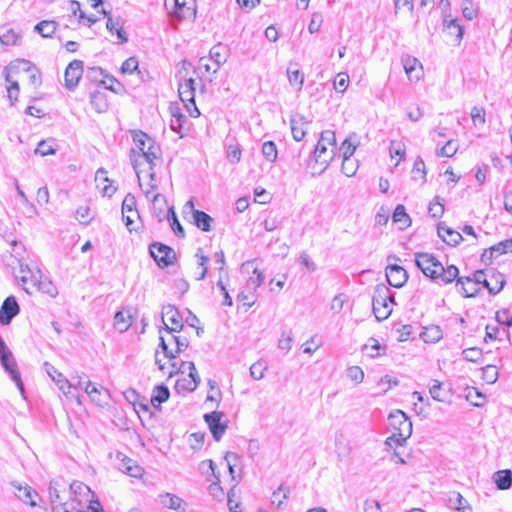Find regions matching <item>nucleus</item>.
<instances>
[{
    "label": "nucleus",
    "instance_id": "obj_1",
    "mask_svg": "<svg viewBox=\"0 0 512 512\" xmlns=\"http://www.w3.org/2000/svg\"><path fill=\"white\" fill-rule=\"evenodd\" d=\"M415 264L426 277L438 284H450L459 275V269L455 265H448L445 268L431 253H415Z\"/></svg>",
    "mask_w": 512,
    "mask_h": 512
},
{
    "label": "nucleus",
    "instance_id": "obj_2",
    "mask_svg": "<svg viewBox=\"0 0 512 512\" xmlns=\"http://www.w3.org/2000/svg\"><path fill=\"white\" fill-rule=\"evenodd\" d=\"M133 141L135 144V148H133L132 151H139L138 158L132 160V164L138 178L140 179V171L138 170V167L145 162L149 164V177L151 181H154V160H156L160 155V147L156 145L155 141L152 138H150L146 133L142 131L136 132L133 135Z\"/></svg>",
    "mask_w": 512,
    "mask_h": 512
},
{
    "label": "nucleus",
    "instance_id": "obj_3",
    "mask_svg": "<svg viewBox=\"0 0 512 512\" xmlns=\"http://www.w3.org/2000/svg\"><path fill=\"white\" fill-rule=\"evenodd\" d=\"M395 304L394 294L384 284H378L372 296L373 314L377 321L386 320L392 313V305Z\"/></svg>",
    "mask_w": 512,
    "mask_h": 512
},
{
    "label": "nucleus",
    "instance_id": "obj_4",
    "mask_svg": "<svg viewBox=\"0 0 512 512\" xmlns=\"http://www.w3.org/2000/svg\"><path fill=\"white\" fill-rule=\"evenodd\" d=\"M335 149V133L331 130L323 131L314 149L316 162H319L327 166L334 158Z\"/></svg>",
    "mask_w": 512,
    "mask_h": 512
},
{
    "label": "nucleus",
    "instance_id": "obj_5",
    "mask_svg": "<svg viewBox=\"0 0 512 512\" xmlns=\"http://www.w3.org/2000/svg\"><path fill=\"white\" fill-rule=\"evenodd\" d=\"M178 94L181 101L191 117H198L200 111L195 104V80L193 78L184 79L178 85Z\"/></svg>",
    "mask_w": 512,
    "mask_h": 512
},
{
    "label": "nucleus",
    "instance_id": "obj_6",
    "mask_svg": "<svg viewBox=\"0 0 512 512\" xmlns=\"http://www.w3.org/2000/svg\"><path fill=\"white\" fill-rule=\"evenodd\" d=\"M76 488L80 490V493L82 492V490H85V493L87 495L86 501L89 502V504L84 509L81 500H79L77 496L74 495V497H72L70 500L72 510H75V512H104L98 500L89 499V497L92 498L94 497V495L91 493V490L88 486L83 485L82 483H73L70 485V490H74L75 494Z\"/></svg>",
    "mask_w": 512,
    "mask_h": 512
},
{
    "label": "nucleus",
    "instance_id": "obj_7",
    "mask_svg": "<svg viewBox=\"0 0 512 512\" xmlns=\"http://www.w3.org/2000/svg\"><path fill=\"white\" fill-rule=\"evenodd\" d=\"M149 253L162 269L173 265L176 260L174 249L161 242L151 243L149 245Z\"/></svg>",
    "mask_w": 512,
    "mask_h": 512
},
{
    "label": "nucleus",
    "instance_id": "obj_8",
    "mask_svg": "<svg viewBox=\"0 0 512 512\" xmlns=\"http://www.w3.org/2000/svg\"><path fill=\"white\" fill-rule=\"evenodd\" d=\"M162 320L164 327L160 328V333L162 330H165L168 334H171L180 332L183 329L182 316L174 305L168 304L163 306Z\"/></svg>",
    "mask_w": 512,
    "mask_h": 512
},
{
    "label": "nucleus",
    "instance_id": "obj_9",
    "mask_svg": "<svg viewBox=\"0 0 512 512\" xmlns=\"http://www.w3.org/2000/svg\"><path fill=\"white\" fill-rule=\"evenodd\" d=\"M223 412L212 411L204 414L203 418L209 427V430L216 441H219L227 429V424L222 422Z\"/></svg>",
    "mask_w": 512,
    "mask_h": 512
},
{
    "label": "nucleus",
    "instance_id": "obj_10",
    "mask_svg": "<svg viewBox=\"0 0 512 512\" xmlns=\"http://www.w3.org/2000/svg\"><path fill=\"white\" fill-rule=\"evenodd\" d=\"M0 363L4 368L5 372L9 374L11 380L15 382L20 393L24 395V384L21 379V375L20 372L18 371L17 363L13 357L12 352H7V354L5 353V356L0 357Z\"/></svg>",
    "mask_w": 512,
    "mask_h": 512
},
{
    "label": "nucleus",
    "instance_id": "obj_11",
    "mask_svg": "<svg viewBox=\"0 0 512 512\" xmlns=\"http://www.w3.org/2000/svg\"><path fill=\"white\" fill-rule=\"evenodd\" d=\"M390 425L395 432L410 437L412 434V422L409 417L401 410H396L389 415Z\"/></svg>",
    "mask_w": 512,
    "mask_h": 512
},
{
    "label": "nucleus",
    "instance_id": "obj_12",
    "mask_svg": "<svg viewBox=\"0 0 512 512\" xmlns=\"http://www.w3.org/2000/svg\"><path fill=\"white\" fill-rule=\"evenodd\" d=\"M83 75V61L81 60H73L71 61L65 69L64 79H65V87L73 91L79 84V81Z\"/></svg>",
    "mask_w": 512,
    "mask_h": 512
},
{
    "label": "nucleus",
    "instance_id": "obj_13",
    "mask_svg": "<svg viewBox=\"0 0 512 512\" xmlns=\"http://www.w3.org/2000/svg\"><path fill=\"white\" fill-rule=\"evenodd\" d=\"M456 285L461 286L460 290L462 291V294L464 297H474L477 289H474L473 291L468 290L465 287L464 280L467 282H474L475 285L482 284L485 288L489 286L488 282V276L487 273L484 270H477L473 274V278L471 277H457L456 279Z\"/></svg>",
    "mask_w": 512,
    "mask_h": 512
},
{
    "label": "nucleus",
    "instance_id": "obj_14",
    "mask_svg": "<svg viewBox=\"0 0 512 512\" xmlns=\"http://www.w3.org/2000/svg\"><path fill=\"white\" fill-rule=\"evenodd\" d=\"M171 340L176 345L175 350L169 348V345L166 339L163 336H160L159 347L162 349L164 356L169 359H175L182 351H184L189 346V341L186 337L175 336L171 333Z\"/></svg>",
    "mask_w": 512,
    "mask_h": 512
},
{
    "label": "nucleus",
    "instance_id": "obj_15",
    "mask_svg": "<svg viewBox=\"0 0 512 512\" xmlns=\"http://www.w3.org/2000/svg\"><path fill=\"white\" fill-rule=\"evenodd\" d=\"M122 217L125 221L126 227L129 231H132L134 220L135 218H139L140 215L136 208V198L131 193H128L122 202Z\"/></svg>",
    "mask_w": 512,
    "mask_h": 512
},
{
    "label": "nucleus",
    "instance_id": "obj_16",
    "mask_svg": "<svg viewBox=\"0 0 512 512\" xmlns=\"http://www.w3.org/2000/svg\"><path fill=\"white\" fill-rule=\"evenodd\" d=\"M11 486L14 489V495L20 501L31 507L37 506L36 498L38 497V493L32 487L18 481H12Z\"/></svg>",
    "mask_w": 512,
    "mask_h": 512
},
{
    "label": "nucleus",
    "instance_id": "obj_17",
    "mask_svg": "<svg viewBox=\"0 0 512 512\" xmlns=\"http://www.w3.org/2000/svg\"><path fill=\"white\" fill-rule=\"evenodd\" d=\"M20 312L19 304L14 296H8L0 307V324L9 325Z\"/></svg>",
    "mask_w": 512,
    "mask_h": 512
},
{
    "label": "nucleus",
    "instance_id": "obj_18",
    "mask_svg": "<svg viewBox=\"0 0 512 512\" xmlns=\"http://www.w3.org/2000/svg\"><path fill=\"white\" fill-rule=\"evenodd\" d=\"M386 278L390 286L401 288L408 280V273L402 266L391 264L386 267Z\"/></svg>",
    "mask_w": 512,
    "mask_h": 512
},
{
    "label": "nucleus",
    "instance_id": "obj_19",
    "mask_svg": "<svg viewBox=\"0 0 512 512\" xmlns=\"http://www.w3.org/2000/svg\"><path fill=\"white\" fill-rule=\"evenodd\" d=\"M174 15L179 20H190L195 17V0H174Z\"/></svg>",
    "mask_w": 512,
    "mask_h": 512
},
{
    "label": "nucleus",
    "instance_id": "obj_20",
    "mask_svg": "<svg viewBox=\"0 0 512 512\" xmlns=\"http://www.w3.org/2000/svg\"><path fill=\"white\" fill-rule=\"evenodd\" d=\"M403 68L409 80H419L422 75V65L420 61L410 55H404L401 58Z\"/></svg>",
    "mask_w": 512,
    "mask_h": 512
},
{
    "label": "nucleus",
    "instance_id": "obj_21",
    "mask_svg": "<svg viewBox=\"0 0 512 512\" xmlns=\"http://www.w3.org/2000/svg\"><path fill=\"white\" fill-rule=\"evenodd\" d=\"M49 497L52 504V509L54 506L60 505V503H66L65 496L66 494L70 495V491H67L66 485L61 483L59 480L51 481L49 484Z\"/></svg>",
    "mask_w": 512,
    "mask_h": 512
},
{
    "label": "nucleus",
    "instance_id": "obj_22",
    "mask_svg": "<svg viewBox=\"0 0 512 512\" xmlns=\"http://www.w3.org/2000/svg\"><path fill=\"white\" fill-rule=\"evenodd\" d=\"M489 286L486 288L491 295L498 294L504 287L506 280L505 276L494 270H487Z\"/></svg>",
    "mask_w": 512,
    "mask_h": 512
},
{
    "label": "nucleus",
    "instance_id": "obj_23",
    "mask_svg": "<svg viewBox=\"0 0 512 512\" xmlns=\"http://www.w3.org/2000/svg\"><path fill=\"white\" fill-rule=\"evenodd\" d=\"M438 235L442 238L444 242H446L448 245H457L462 240V235L458 232L453 230L452 228L444 225L443 223H439L437 227Z\"/></svg>",
    "mask_w": 512,
    "mask_h": 512
},
{
    "label": "nucleus",
    "instance_id": "obj_24",
    "mask_svg": "<svg viewBox=\"0 0 512 512\" xmlns=\"http://www.w3.org/2000/svg\"><path fill=\"white\" fill-rule=\"evenodd\" d=\"M228 54V48L221 43L214 45L209 52V59L212 60L216 67L213 69V73H216L220 66L226 62Z\"/></svg>",
    "mask_w": 512,
    "mask_h": 512
},
{
    "label": "nucleus",
    "instance_id": "obj_25",
    "mask_svg": "<svg viewBox=\"0 0 512 512\" xmlns=\"http://www.w3.org/2000/svg\"><path fill=\"white\" fill-rule=\"evenodd\" d=\"M193 223L199 229L204 232H209L212 230L211 224L213 223V218L204 211L201 210H193Z\"/></svg>",
    "mask_w": 512,
    "mask_h": 512
},
{
    "label": "nucleus",
    "instance_id": "obj_26",
    "mask_svg": "<svg viewBox=\"0 0 512 512\" xmlns=\"http://www.w3.org/2000/svg\"><path fill=\"white\" fill-rule=\"evenodd\" d=\"M304 123H307V121L303 115H296L291 117L290 127L293 139L295 141H301L305 137L306 130L303 127Z\"/></svg>",
    "mask_w": 512,
    "mask_h": 512
},
{
    "label": "nucleus",
    "instance_id": "obj_27",
    "mask_svg": "<svg viewBox=\"0 0 512 512\" xmlns=\"http://www.w3.org/2000/svg\"><path fill=\"white\" fill-rule=\"evenodd\" d=\"M90 104L97 113H105L109 107L106 93L98 90L91 92Z\"/></svg>",
    "mask_w": 512,
    "mask_h": 512
},
{
    "label": "nucleus",
    "instance_id": "obj_28",
    "mask_svg": "<svg viewBox=\"0 0 512 512\" xmlns=\"http://www.w3.org/2000/svg\"><path fill=\"white\" fill-rule=\"evenodd\" d=\"M493 481L499 490H507L512 486V472L509 469L500 470L493 474Z\"/></svg>",
    "mask_w": 512,
    "mask_h": 512
},
{
    "label": "nucleus",
    "instance_id": "obj_29",
    "mask_svg": "<svg viewBox=\"0 0 512 512\" xmlns=\"http://www.w3.org/2000/svg\"><path fill=\"white\" fill-rule=\"evenodd\" d=\"M420 337L426 343H436L442 339L443 331L438 325H429L423 328Z\"/></svg>",
    "mask_w": 512,
    "mask_h": 512
},
{
    "label": "nucleus",
    "instance_id": "obj_30",
    "mask_svg": "<svg viewBox=\"0 0 512 512\" xmlns=\"http://www.w3.org/2000/svg\"><path fill=\"white\" fill-rule=\"evenodd\" d=\"M393 222L399 224V229L404 230L411 225V218L406 213V209L402 204H398L392 215Z\"/></svg>",
    "mask_w": 512,
    "mask_h": 512
},
{
    "label": "nucleus",
    "instance_id": "obj_31",
    "mask_svg": "<svg viewBox=\"0 0 512 512\" xmlns=\"http://www.w3.org/2000/svg\"><path fill=\"white\" fill-rule=\"evenodd\" d=\"M153 392L154 393L151 397V404L155 408H158L162 403L166 402L170 397L169 388L164 384L155 386Z\"/></svg>",
    "mask_w": 512,
    "mask_h": 512
},
{
    "label": "nucleus",
    "instance_id": "obj_32",
    "mask_svg": "<svg viewBox=\"0 0 512 512\" xmlns=\"http://www.w3.org/2000/svg\"><path fill=\"white\" fill-rule=\"evenodd\" d=\"M444 29L448 32V34L455 36V40L459 43L464 34L463 26L458 23L457 19L448 20L447 17L444 18L443 21Z\"/></svg>",
    "mask_w": 512,
    "mask_h": 512
},
{
    "label": "nucleus",
    "instance_id": "obj_33",
    "mask_svg": "<svg viewBox=\"0 0 512 512\" xmlns=\"http://www.w3.org/2000/svg\"><path fill=\"white\" fill-rule=\"evenodd\" d=\"M58 23L53 20H43L37 23L34 31L39 33L44 38H50L55 33Z\"/></svg>",
    "mask_w": 512,
    "mask_h": 512
},
{
    "label": "nucleus",
    "instance_id": "obj_34",
    "mask_svg": "<svg viewBox=\"0 0 512 512\" xmlns=\"http://www.w3.org/2000/svg\"><path fill=\"white\" fill-rule=\"evenodd\" d=\"M160 502L164 507L169 509L181 512L185 511L184 509L181 510L183 500L177 495L171 493L160 495Z\"/></svg>",
    "mask_w": 512,
    "mask_h": 512
},
{
    "label": "nucleus",
    "instance_id": "obj_35",
    "mask_svg": "<svg viewBox=\"0 0 512 512\" xmlns=\"http://www.w3.org/2000/svg\"><path fill=\"white\" fill-rule=\"evenodd\" d=\"M359 145L358 136L353 133L349 135L341 144L340 150L342 152L343 157H352L357 146Z\"/></svg>",
    "mask_w": 512,
    "mask_h": 512
},
{
    "label": "nucleus",
    "instance_id": "obj_36",
    "mask_svg": "<svg viewBox=\"0 0 512 512\" xmlns=\"http://www.w3.org/2000/svg\"><path fill=\"white\" fill-rule=\"evenodd\" d=\"M429 393L431 397L438 402H447L449 396V393L443 389V384L435 379L431 380Z\"/></svg>",
    "mask_w": 512,
    "mask_h": 512
},
{
    "label": "nucleus",
    "instance_id": "obj_37",
    "mask_svg": "<svg viewBox=\"0 0 512 512\" xmlns=\"http://www.w3.org/2000/svg\"><path fill=\"white\" fill-rule=\"evenodd\" d=\"M107 30L113 34L114 32L117 34L120 43H126L128 41V37L126 32L124 31L122 25L120 24L119 19H113L112 17H108L106 22Z\"/></svg>",
    "mask_w": 512,
    "mask_h": 512
},
{
    "label": "nucleus",
    "instance_id": "obj_38",
    "mask_svg": "<svg viewBox=\"0 0 512 512\" xmlns=\"http://www.w3.org/2000/svg\"><path fill=\"white\" fill-rule=\"evenodd\" d=\"M450 505L460 512H472V507L467 500L458 492H453L449 497Z\"/></svg>",
    "mask_w": 512,
    "mask_h": 512
},
{
    "label": "nucleus",
    "instance_id": "obj_39",
    "mask_svg": "<svg viewBox=\"0 0 512 512\" xmlns=\"http://www.w3.org/2000/svg\"><path fill=\"white\" fill-rule=\"evenodd\" d=\"M167 220L170 221L171 228L175 235L179 238L185 237V231L183 226L178 220L177 214L174 210V207H170L167 212Z\"/></svg>",
    "mask_w": 512,
    "mask_h": 512
},
{
    "label": "nucleus",
    "instance_id": "obj_40",
    "mask_svg": "<svg viewBox=\"0 0 512 512\" xmlns=\"http://www.w3.org/2000/svg\"><path fill=\"white\" fill-rule=\"evenodd\" d=\"M17 66L21 67L24 71L30 73L29 78L30 81L34 85H38L41 83V77L39 71L32 65V63L28 60H18Z\"/></svg>",
    "mask_w": 512,
    "mask_h": 512
},
{
    "label": "nucleus",
    "instance_id": "obj_41",
    "mask_svg": "<svg viewBox=\"0 0 512 512\" xmlns=\"http://www.w3.org/2000/svg\"><path fill=\"white\" fill-rule=\"evenodd\" d=\"M55 153L56 143L55 140L52 138L47 140H41L35 149V154H39L41 156L54 155Z\"/></svg>",
    "mask_w": 512,
    "mask_h": 512
},
{
    "label": "nucleus",
    "instance_id": "obj_42",
    "mask_svg": "<svg viewBox=\"0 0 512 512\" xmlns=\"http://www.w3.org/2000/svg\"><path fill=\"white\" fill-rule=\"evenodd\" d=\"M466 391V399L467 401H469L472 405L476 406V407H480L484 404V401H485V396L483 395V393L478 390L477 388L475 387H467L465 389Z\"/></svg>",
    "mask_w": 512,
    "mask_h": 512
},
{
    "label": "nucleus",
    "instance_id": "obj_43",
    "mask_svg": "<svg viewBox=\"0 0 512 512\" xmlns=\"http://www.w3.org/2000/svg\"><path fill=\"white\" fill-rule=\"evenodd\" d=\"M186 369L189 371L187 378L197 381L198 386L200 383V377L197 373L195 364L193 362H182L180 367L176 370V372H181L183 374L186 371ZM173 373H175V370L170 371L169 375L172 376Z\"/></svg>",
    "mask_w": 512,
    "mask_h": 512
},
{
    "label": "nucleus",
    "instance_id": "obj_44",
    "mask_svg": "<svg viewBox=\"0 0 512 512\" xmlns=\"http://www.w3.org/2000/svg\"><path fill=\"white\" fill-rule=\"evenodd\" d=\"M358 161L353 157H343L341 170L347 177H352L356 174L358 169Z\"/></svg>",
    "mask_w": 512,
    "mask_h": 512
},
{
    "label": "nucleus",
    "instance_id": "obj_45",
    "mask_svg": "<svg viewBox=\"0 0 512 512\" xmlns=\"http://www.w3.org/2000/svg\"><path fill=\"white\" fill-rule=\"evenodd\" d=\"M290 494V489L287 486L280 485L277 490H275L271 497V503L276 505L278 508L283 504V502L288 499Z\"/></svg>",
    "mask_w": 512,
    "mask_h": 512
},
{
    "label": "nucleus",
    "instance_id": "obj_46",
    "mask_svg": "<svg viewBox=\"0 0 512 512\" xmlns=\"http://www.w3.org/2000/svg\"><path fill=\"white\" fill-rule=\"evenodd\" d=\"M131 325L130 315H126L124 312L119 311L114 316V326L120 332H125Z\"/></svg>",
    "mask_w": 512,
    "mask_h": 512
},
{
    "label": "nucleus",
    "instance_id": "obj_47",
    "mask_svg": "<svg viewBox=\"0 0 512 512\" xmlns=\"http://www.w3.org/2000/svg\"><path fill=\"white\" fill-rule=\"evenodd\" d=\"M262 154L265 159L271 163L277 159L278 151L275 142L266 141L262 144Z\"/></svg>",
    "mask_w": 512,
    "mask_h": 512
},
{
    "label": "nucleus",
    "instance_id": "obj_48",
    "mask_svg": "<svg viewBox=\"0 0 512 512\" xmlns=\"http://www.w3.org/2000/svg\"><path fill=\"white\" fill-rule=\"evenodd\" d=\"M458 143L455 140H449L446 144L436 151L438 157H452L458 150Z\"/></svg>",
    "mask_w": 512,
    "mask_h": 512
},
{
    "label": "nucleus",
    "instance_id": "obj_49",
    "mask_svg": "<svg viewBox=\"0 0 512 512\" xmlns=\"http://www.w3.org/2000/svg\"><path fill=\"white\" fill-rule=\"evenodd\" d=\"M47 372L51 376L53 381L57 383L59 389L66 393L65 389H69L71 387L69 381L66 378H64L63 375L60 372H58L53 366H51V368Z\"/></svg>",
    "mask_w": 512,
    "mask_h": 512
},
{
    "label": "nucleus",
    "instance_id": "obj_50",
    "mask_svg": "<svg viewBox=\"0 0 512 512\" xmlns=\"http://www.w3.org/2000/svg\"><path fill=\"white\" fill-rule=\"evenodd\" d=\"M197 388V381L182 377L176 381L175 389L180 392H192Z\"/></svg>",
    "mask_w": 512,
    "mask_h": 512
},
{
    "label": "nucleus",
    "instance_id": "obj_51",
    "mask_svg": "<svg viewBox=\"0 0 512 512\" xmlns=\"http://www.w3.org/2000/svg\"><path fill=\"white\" fill-rule=\"evenodd\" d=\"M187 121L186 117L180 113L177 109L175 112H172V117L170 121V128L177 133H181L183 128V124Z\"/></svg>",
    "mask_w": 512,
    "mask_h": 512
},
{
    "label": "nucleus",
    "instance_id": "obj_52",
    "mask_svg": "<svg viewBox=\"0 0 512 512\" xmlns=\"http://www.w3.org/2000/svg\"><path fill=\"white\" fill-rule=\"evenodd\" d=\"M434 201L435 202L430 203L428 213L433 218H439L444 213V203L443 200L438 196L434 198Z\"/></svg>",
    "mask_w": 512,
    "mask_h": 512
},
{
    "label": "nucleus",
    "instance_id": "obj_53",
    "mask_svg": "<svg viewBox=\"0 0 512 512\" xmlns=\"http://www.w3.org/2000/svg\"><path fill=\"white\" fill-rule=\"evenodd\" d=\"M20 36L13 29L7 30L0 36V42L4 46H13L17 45Z\"/></svg>",
    "mask_w": 512,
    "mask_h": 512
},
{
    "label": "nucleus",
    "instance_id": "obj_54",
    "mask_svg": "<svg viewBox=\"0 0 512 512\" xmlns=\"http://www.w3.org/2000/svg\"><path fill=\"white\" fill-rule=\"evenodd\" d=\"M265 281V276L262 271L257 268L254 269L253 275L248 279L247 286L253 290L260 287Z\"/></svg>",
    "mask_w": 512,
    "mask_h": 512
},
{
    "label": "nucleus",
    "instance_id": "obj_55",
    "mask_svg": "<svg viewBox=\"0 0 512 512\" xmlns=\"http://www.w3.org/2000/svg\"><path fill=\"white\" fill-rule=\"evenodd\" d=\"M482 378L488 383L493 384L498 379V371L495 365H487L482 369Z\"/></svg>",
    "mask_w": 512,
    "mask_h": 512
},
{
    "label": "nucleus",
    "instance_id": "obj_56",
    "mask_svg": "<svg viewBox=\"0 0 512 512\" xmlns=\"http://www.w3.org/2000/svg\"><path fill=\"white\" fill-rule=\"evenodd\" d=\"M288 80L291 85H297L300 90L304 83V76L299 70L287 69Z\"/></svg>",
    "mask_w": 512,
    "mask_h": 512
},
{
    "label": "nucleus",
    "instance_id": "obj_57",
    "mask_svg": "<svg viewBox=\"0 0 512 512\" xmlns=\"http://www.w3.org/2000/svg\"><path fill=\"white\" fill-rule=\"evenodd\" d=\"M349 84V76L345 73H339L334 80V89L337 92L343 93L346 91Z\"/></svg>",
    "mask_w": 512,
    "mask_h": 512
},
{
    "label": "nucleus",
    "instance_id": "obj_58",
    "mask_svg": "<svg viewBox=\"0 0 512 512\" xmlns=\"http://www.w3.org/2000/svg\"><path fill=\"white\" fill-rule=\"evenodd\" d=\"M482 355L481 349L477 347H471L462 351V356L466 361L477 362Z\"/></svg>",
    "mask_w": 512,
    "mask_h": 512
},
{
    "label": "nucleus",
    "instance_id": "obj_59",
    "mask_svg": "<svg viewBox=\"0 0 512 512\" xmlns=\"http://www.w3.org/2000/svg\"><path fill=\"white\" fill-rule=\"evenodd\" d=\"M408 438L409 437H404V435L400 436V433L398 432H394L391 436L386 438L385 445H387L390 448H393L395 446H402L405 444Z\"/></svg>",
    "mask_w": 512,
    "mask_h": 512
},
{
    "label": "nucleus",
    "instance_id": "obj_60",
    "mask_svg": "<svg viewBox=\"0 0 512 512\" xmlns=\"http://www.w3.org/2000/svg\"><path fill=\"white\" fill-rule=\"evenodd\" d=\"M492 251L496 252V256L512 252V238L506 239L492 246Z\"/></svg>",
    "mask_w": 512,
    "mask_h": 512
},
{
    "label": "nucleus",
    "instance_id": "obj_61",
    "mask_svg": "<svg viewBox=\"0 0 512 512\" xmlns=\"http://www.w3.org/2000/svg\"><path fill=\"white\" fill-rule=\"evenodd\" d=\"M292 342H293L292 332L289 331L287 334L285 332H283L281 335V338L278 341V348L287 353L292 348Z\"/></svg>",
    "mask_w": 512,
    "mask_h": 512
},
{
    "label": "nucleus",
    "instance_id": "obj_62",
    "mask_svg": "<svg viewBox=\"0 0 512 512\" xmlns=\"http://www.w3.org/2000/svg\"><path fill=\"white\" fill-rule=\"evenodd\" d=\"M242 151L239 145H229L227 148V158L232 163H238L241 159Z\"/></svg>",
    "mask_w": 512,
    "mask_h": 512
},
{
    "label": "nucleus",
    "instance_id": "obj_63",
    "mask_svg": "<svg viewBox=\"0 0 512 512\" xmlns=\"http://www.w3.org/2000/svg\"><path fill=\"white\" fill-rule=\"evenodd\" d=\"M347 376L356 384H359L364 379V372L359 366H352L347 369Z\"/></svg>",
    "mask_w": 512,
    "mask_h": 512
},
{
    "label": "nucleus",
    "instance_id": "obj_64",
    "mask_svg": "<svg viewBox=\"0 0 512 512\" xmlns=\"http://www.w3.org/2000/svg\"><path fill=\"white\" fill-rule=\"evenodd\" d=\"M76 219L82 224H88L92 217L90 216V208L88 206H80L75 213Z\"/></svg>",
    "mask_w": 512,
    "mask_h": 512
}]
</instances>
